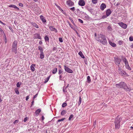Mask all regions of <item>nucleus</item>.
<instances>
[{
    "instance_id": "1",
    "label": "nucleus",
    "mask_w": 133,
    "mask_h": 133,
    "mask_svg": "<svg viewBox=\"0 0 133 133\" xmlns=\"http://www.w3.org/2000/svg\"><path fill=\"white\" fill-rule=\"evenodd\" d=\"M96 40L104 45H105L107 43V42L105 35L100 34L98 35L96 37Z\"/></svg>"
},
{
    "instance_id": "2",
    "label": "nucleus",
    "mask_w": 133,
    "mask_h": 133,
    "mask_svg": "<svg viewBox=\"0 0 133 133\" xmlns=\"http://www.w3.org/2000/svg\"><path fill=\"white\" fill-rule=\"evenodd\" d=\"M116 86L118 88L123 89L127 92L130 91L132 90L131 88L128 87L127 84L124 82H121L118 84H116Z\"/></svg>"
},
{
    "instance_id": "3",
    "label": "nucleus",
    "mask_w": 133,
    "mask_h": 133,
    "mask_svg": "<svg viewBox=\"0 0 133 133\" xmlns=\"http://www.w3.org/2000/svg\"><path fill=\"white\" fill-rule=\"evenodd\" d=\"M122 117L117 116L115 118V129H118L120 127V122L122 120Z\"/></svg>"
},
{
    "instance_id": "4",
    "label": "nucleus",
    "mask_w": 133,
    "mask_h": 133,
    "mask_svg": "<svg viewBox=\"0 0 133 133\" xmlns=\"http://www.w3.org/2000/svg\"><path fill=\"white\" fill-rule=\"evenodd\" d=\"M121 61V59L118 57H114V62L115 64L118 67L120 66L119 64Z\"/></svg>"
},
{
    "instance_id": "5",
    "label": "nucleus",
    "mask_w": 133,
    "mask_h": 133,
    "mask_svg": "<svg viewBox=\"0 0 133 133\" xmlns=\"http://www.w3.org/2000/svg\"><path fill=\"white\" fill-rule=\"evenodd\" d=\"M17 43L16 41H14L12 45V51L14 52L15 54H16L17 49Z\"/></svg>"
},
{
    "instance_id": "6",
    "label": "nucleus",
    "mask_w": 133,
    "mask_h": 133,
    "mask_svg": "<svg viewBox=\"0 0 133 133\" xmlns=\"http://www.w3.org/2000/svg\"><path fill=\"white\" fill-rule=\"evenodd\" d=\"M118 25L122 28L124 29H126L127 27V25L125 24L122 22H119L118 23Z\"/></svg>"
},
{
    "instance_id": "7",
    "label": "nucleus",
    "mask_w": 133,
    "mask_h": 133,
    "mask_svg": "<svg viewBox=\"0 0 133 133\" xmlns=\"http://www.w3.org/2000/svg\"><path fill=\"white\" fill-rule=\"evenodd\" d=\"M64 68L65 70L67 72L70 73H72L73 72V71L72 70L65 65H64Z\"/></svg>"
},
{
    "instance_id": "8",
    "label": "nucleus",
    "mask_w": 133,
    "mask_h": 133,
    "mask_svg": "<svg viewBox=\"0 0 133 133\" xmlns=\"http://www.w3.org/2000/svg\"><path fill=\"white\" fill-rule=\"evenodd\" d=\"M66 3L69 6H72L74 4V2L70 0L67 1L66 2Z\"/></svg>"
},
{
    "instance_id": "9",
    "label": "nucleus",
    "mask_w": 133,
    "mask_h": 133,
    "mask_svg": "<svg viewBox=\"0 0 133 133\" xmlns=\"http://www.w3.org/2000/svg\"><path fill=\"white\" fill-rule=\"evenodd\" d=\"M34 37L35 39H42L40 34L37 33L34 34Z\"/></svg>"
},
{
    "instance_id": "10",
    "label": "nucleus",
    "mask_w": 133,
    "mask_h": 133,
    "mask_svg": "<svg viewBox=\"0 0 133 133\" xmlns=\"http://www.w3.org/2000/svg\"><path fill=\"white\" fill-rule=\"evenodd\" d=\"M78 4L81 6H83L85 5V3L84 0H79L78 2Z\"/></svg>"
},
{
    "instance_id": "11",
    "label": "nucleus",
    "mask_w": 133,
    "mask_h": 133,
    "mask_svg": "<svg viewBox=\"0 0 133 133\" xmlns=\"http://www.w3.org/2000/svg\"><path fill=\"white\" fill-rule=\"evenodd\" d=\"M88 10L90 12L91 14H94L95 13V10L92 9L90 7H88L87 8Z\"/></svg>"
},
{
    "instance_id": "12",
    "label": "nucleus",
    "mask_w": 133,
    "mask_h": 133,
    "mask_svg": "<svg viewBox=\"0 0 133 133\" xmlns=\"http://www.w3.org/2000/svg\"><path fill=\"white\" fill-rule=\"evenodd\" d=\"M106 7V5L104 3H103L101 5L100 9L102 10H103Z\"/></svg>"
},
{
    "instance_id": "13",
    "label": "nucleus",
    "mask_w": 133,
    "mask_h": 133,
    "mask_svg": "<svg viewBox=\"0 0 133 133\" xmlns=\"http://www.w3.org/2000/svg\"><path fill=\"white\" fill-rule=\"evenodd\" d=\"M49 28L52 31H55V32H57V30L52 26H49Z\"/></svg>"
},
{
    "instance_id": "14",
    "label": "nucleus",
    "mask_w": 133,
    "mask_h": 133,
    "mask_svg": "<svg viewBox=\"0 0 133 133\" xmlns=\"http://www.w3.org/2000/svg\"><path fill=\"white\" fill-rule=\"evenodd\" d=\"M111 11L110 9H107L106 11V15L107 16H109L111 14Z\"/></svg>"
},
{
    "instance_id": "15",
    "label": "nucleus",
    "mask_w": 133,
    "mask_h": 133,
    "mask_svg": "<svg viewBox=\"0 0 133 133\" xmlns=\"http://www.w3.org/2000/svg\"><path fill=\"white\" fill-rule=\"evenodd\" d=\"M9 7L10 8H12L16 9L17 10H19V8L16 6L15 5L12 4L10 5L9 6Z\"/></svg>"
},
{
    "instance_id": "16",
    "label": "nucleus",
    "mask_w": 133,
    "mask_h": 133,
    "mask_svg": "<svg viewBox=\"0 0 133 133\" xmlns=\"http://www.w3.org/2000/svg\"><path fill=\"white\" fill-rule=\"evenodd\" d=\"M109 44L112 47H115L116 46V45L114 43H113L110 41L109 40Z\"/></svg>"
},
{
    "instance_id": "17",
    "label": "nucleus",
    "mask_w": 133,
    "mask_h": 133,
    "mask_svg": "<svg viewBox=\"0 0 133 133\" xmlns=\"http://www.w3.org/2000/svg\"><path fill=\"white\" fill-rule=\"evenodd\" d=\"M118 68V70L117 71L118 72L120 75H121L122 74L123 72V71L121 69V68L120 67V66Z\"/></svg>"
},
{
    "instance_id": "18",
    "label": "nucleus",
    "mask_w": 133,
    "mask_h": 133,
    "mask_svg": "<svg viewBox=\"0 0 133 133\" xmlns=\"http://www.w3.org/2000/svg\"><path fill=\"white\" fill-rule=\"evenodd\" d=\"M31 24L33 26L35 27L36 28H38L39 26L38 25L35 23L32 22L31 23Z\"/></svg>"
},
{
    "instance_id": "19",
    "label": "nucleus",
    "mask_w": 133,
    "mask_h": 133,
    "mask_svg": "<svg viewBox=\"0 0 133 133\" xmlns=\"http://www.w3.org/2000/svg\"><path fill=\"white\" fill-rule=\"evenodd\" d=\"M35 64H32L30 66L31 70L32 72H34L35 70Z\"/></svg>"
},
{
    "instance_id": "20",
    "label": "nucleus",
    "mask_w": 133,
    "mask_h": 133,
    "mask_svg": "<svg viewBox=\"0 0 133 133\" xmlns=\"http://www.w3.org/2000/svg\"><path fill=\"white\" fill-rule=\"evenodd\" d=\"M40 18L41 19L42 22H43L44 23H45L46 22V20L44 18V17L43 16H42V15L40 16Z\"/></svg>"
},
{
    "instance_id": "21",
    "label": "nucleus",
    "mask_w": 133,
    "mask_h": 133,
    "mask_svg": "<svg viewBox=\"0 0 133 133\" xmlns=\"http://www.w3.org/2000/svg\"><path fill=\"white\" fill-rule=\"evenodd\" d=\"M40 58L41 59H42L44 58V55L43 52H40Z\"/></svg>"
},
{
    "instance_id": "22",
    "label": "nucleus",
    "mask_w": 133,
    "mask_h": 133,
    "mask_svg": "<svg viewBox=\"0 0 133 133\" xmlns=\"http://www.w3.org/2000/svg\"><path fill=\"white\" fill-rule=\"evenodd\" d=\"M122 60L123 62H124L125 65L127 64H128V62L125 58H124Z\"/></svg>"
},
{
    "instance_id": "23",
    "label": "nucleus",
    "mask_w": 133,
    "mask_h": 133,
    "mask_svg": "<svg viewBox=\"0 0 133 133\" xmlns=\"http://www.w3.org/2000/svg\"><path fill=\"white\" fill-rule=\"evenodd\" d=\"M41 110L40 109H38L35 112V114L36 115H37L39 114V113L41 112Z\"/></svg>"
},
{
    "instance_id": "24",
    "label": "nucleus",
    "mask_w": 133,
    "mask_h": 133,
    "mask_svg": "<svg viewBox=\"0 0 133 133\" xmlns=\"http://www.w3.org/2000/svg\"><path fill=\"white\" fill-rule=\"evenodd\" d=\"M78 54L82 58H84L85 57L81 51H80L78 53Z\"/></svg>"
},
{
    "instance_id": "25",
    "label": "nucleus",
    "mask_w": 133,
    "mask_h": 133,
    "mask_svg": "<svg viewBox=\"0 0 133 133\" xmlns=\"http://www.w3.org/2000/svg\"><path fill=\"white\" fill-rule=\"evenodd\" d=\"M85 15L86 16H85L84 17L85 19L86 20H89L91 18L88 15H87V14H85Z\"/></svg>"
},
{
    "instance_id": "26",
    "label": "nucleus",
    "mask_w": 133,
    "mask_h": 133,
    "mask_svg": "<svg viewBox=\"0 0 133 133\" xmlns=\"http://www.w3.org/2000/svg\"><path fill=\"white\" fill-rule=\"evenodd\" d=\"M125 67L126 69H127L129 70H131V68L129 65V63L127 64L126 65Z\"/></svg>"
},
{
    "instance_id": "27",
    "label": "nucleus",
    "mask_w": 133,
    "mask_h": 133,
    "mask_svg": "<svg viewBox=\"0 0 133 133\" xmlns=\"http://www.w3.org/2000/svg\"><path fill=\"white\" fill-rule=\"evenodd\" d=\"M57 68H54L52 71V72L53 74H56L57 71Z\"/></svg>"
},
{
    "instance_id": "28",
    "label": "nucleus",
    "mask_w": 133,
    "mask_h": 133,
    "mask_svg": "<svg viewBox=\"0 0 133 133\" xmlns=\"http://www.w3.org/2000/svg\"><path fill=\"white\" fill-rule=\"evenodd\" d=\"M44 38L45 41V42H46V41L49 42V38L47 36V35L45 36Z\"/></svg>"
},
{
    "instance_id": "29",
    "label": "nucleus",
    "mask_w": 133,
    "mask_h": 133,
    "mask_svg": "<svg viewBox=\"0 0 133 133\" xmlns=\"http://www.w3.org/2000/svg\"><path fill=\"white\" fill-rule=\"evenodd\" d=\"M38 50H40V52H43V49L42 48L41 46L38 47Z\"/></svg>"
},
{
    "instance_id": "30",
    "label": "nucleus",
    "mask_w": 133,
    "mask_h": 133,
    "mask_svg": "<svg viewBox=\"0 0 133 133\" xmlns=\"http://www.w3.org/2000/svg\"><path fill=\"white\" fill-rule=\"evenodd\" d=\"M87 80L88 83H90V82L91 80L90 76H87Z\"/></svg>"
},
{
    "instance_id": "31",
    "label": "nucleus",
    "mask_w": 133,
    "mask_h": 133,
    "mask_svg": "<svg viewBox=\"0 0 133 133\" xmlns=\"http://www.w3.org/2000/svg\"><path fill=\"white\" fill-rule=\"evenodd\" d=\"M50 76H49L46 79H45V81L44 82V83H47L48 81H49L50 77Z\"/></svg>"
},
{
    "instance_id": "32",
    "label": "nucleus",
    "mask_w": 133,
    "mask_h": 133,
    "mask_svg": "<svg viewBox=\"0 0 133 133\" xmlns=\"http://www.w3.org/2000/svg\"><path fill=\"white\" fill-rule=\"evenodd\" d=\"M107 30L109 31H111L112 30V29L110 26H108L107 28Z\"/></svg>"
},
{
    "instance_id": "33",
    "label": "nucleus",
    "mask_w": 133,
    "mask_h": 133,
    "mask_svg": "<svg viewBox=\"0 0 133 133\" xmlns=\"http://www.w3.org/2000/svg\"><path fill=\"white\" fill-rule=\"evenodd\" d=\"M63 73V71L61 70V69H59L58 70V74L59 75H62Z\"/></svg>"
},
{
    "instance_id": "34",
    "label": "nucleus",
    "mask_w": 133,
    "mask_h": 133,
    "mask_svg": "<svg viewBox=\"0 0 133 133\" xmlns=\"http://www.w3.org/2000/svg\"><path fill=\"white\" fill-rule=\"evenodd\" d=\"M66 113V111L65 110H63L61 112V114L62 115H64Z\"/></svg>"
},
{
    "instance_id": "35",
    "label": "nucleus",
    "mask_w": 133,
    "mask_h": 133,
    "mask_svg": "<svg viewBox=\"0 0 133 133\" xmlns=\"http://www.w3.org/2000/svg\"><path fill=\"white\" fill-rule=\"evenodd\" d=\"M21 84V82H18L17 83L16 86L18 88H19L20 87V86Z\"/></svg>"
},
{
    "instance_id": "36",
    "label": "nucleus",
    "mask_w": 133,
    "mask_h": 133,
    "mask_svg": "<svg viewBox=\"0 0 133 133\" xmlns=\"http://www.w3.org/2000/svg\"><path fill=\"white\" fill-rule=\"evenodd\" d=\"M15 91L16 94H19V92L18 88H16L15 89Z\"/></svg>"
},
{
    "instance_id": "37",
    "label": "nucleus",
    "mask_w": 133,
    "mask_h": 133,
    "mask_svg": "<svg viewBox=\"0 0 133 133\" xmlns=\"http://www.w3.org/2000/svg\"><path fill=\"white\" fill-rule=\"evenodd\" d=\"M98 0H92V3L93 4H95L97 2Z\"/></svg>"
},
{
    "instance_id": "38",
    "label": "nucleus",
    "mask_w": 133,
    "mask_h": 133,
    "mask_svg": "<svg viewBox=\"0 0 133 133\" xmlns=\"http://www.w3.org/2000/svg\"><path fill=\"white\" fill-rule=\"evenodd\" d=\"M81 97L80 96L79 97V101L78 102V105L79 106L80 104L81 103Z\"/></svg>"
},
{
    "instance_id": "39",
    "label": "nucleus",
    "mask_w": 133,
    "mask_h": 133,
    "mask_svg": "<svg viewBox=\"0 0 133 133\" xmlns=\"http://www.w3.org/2000/svg\"><path fill=\"white\" fill-rule=\"evenodd\" d=\"M65 119V118H63L61 119H58L57 120V122H59L62 121H63Z\"/></svg>"
},
{
    "instance_id": "40",
    "label": "nucleus",
    "mask_w": 133,
    "mask_h": 133,
    "mask_svg": "<svg viewBox=\"0 0 133 133\" xmlns=\"http://www.w3.org/2000/svg\"><path fill=\"white\" fill-rule=\"evenodd\" d=\"M74 116L73 115H71L69 117V120H70Z\"/></svg>"
},
{
    "instance_id": "41",
    "label": "nucleus",
    "mask_w": 133,
    "mask_h": 133,
    "mask_svg": "<svg viewBox=\"0 0 133 133\" xmlns=\"http://www.w3.org/2000/svg\"><path fill=\"white\" fill-rule=\"evenodd\" d=\"M67 104L65 103H64L62 104V107H64L67 105Z\"/></svg>"
},
{
    "instance_id": "42",
    "label": "nucleus",
    "mask_w": 133,
    "mask_h": 133,
    "mask_svg": "<svg viewBox=\"0 0 133 133\" xmlns=\"http://www.w3.org/2000/svg\"><path fill=\"white\" fill-rule=\"evenodd\" d=\"M129 40L130 41H133V37L132 36H130L129 38Z\"/></svg>"
},
{
    "instance_id": "43",
    "label": "nucleus",
    "mask_w": 133,
    "mask_h": 133,
    "mask_svg": "<svg viewBox=\"0 0 133 133\" xmlns=\"http://www.w3.org/2000/svg\"><path fill=\"white\" fill-rule=\"evenodd\" d=\"M127 73L124 71H123V72L121 75L122 76H123L124 75H127Z\"/></svg>"
},
{
    "instance_id": "44",
    "label": "nucleus",
    "mask_w": 133,
    "mask_h": 133,
    "mask_svg": "<svg viewBox=\"0 0 133 133\" xmlns=\"http://www.w3.org/2000/svg\"><path fill=\"white\" fill-rule=\"evenodd\" d=\"M69 19L71 21V22L73 24H75V23H74V21L70 17H69Z\"/></svg>"
},
{
    "instance_id": "45",
    "label": "nucleus",
    "mask_w": 133,
    "mask_h": 133,
    "mask_svg": "<svg viewBox=\"0 0 133 133\" xmlns=\"http://www.w3.org/2000/svg\"><path fill=\"white\" fill-rule=\"evenodd\" d=\"M118 44L119 45H121L123 43V42L121 41H118Z\"/></svg>"
},
{
    "instance_id": "46",
    "label": "nucleus",
    "mask_w": 133,
    "mask_h": 133,
    "mask_svg": "<svg viewBox=\"0 0 133 133\" xmlns=\"http://www.w3.org/2000/svg\"><path fill=\"white\" fill-rule=\"evenodd\" d=\"M108 17V16H107V15H104L102 16V19H104Z\"/></svg>"
},
{
    "instance_id": "47",
    "label": "nucleus",
    "mask_w": 133,
    "mask_h": 133,
    "mask_svg": "<svg viewBox=\"0 0 133 133\" xmlns=\"http://www.w3.org/2000/svg\"><path fill=\"white\" fill-rule=\"evenodd\" d=\"M19 121L18 120H16L14 121V122L13 123L14 124H15L16 123H17Z\"/></svg>"
},
{
    "instance_id": "48",
    "label": "nucleus",
    "mask_w": 133,
    "mask_h": 133,
    "mask_svg": "<svg viewBox=\"0 0 133 133\" xmlns=\"http://www.w3.org/2000/svg\"><path fill=\"white\" fill-rule=\"evenodd\" d=\"M78 21L79 22L82 23H83V21L80 19H78Z\"/></svg>"
},
{
    "instance_id": "49",
    "label": "nucleus",
    "mask_w": 133,
    "mask_h": 133,
    "mask_svg": "<svg viewBox=\"0 0 133 133\" xmlns=\"http://www.w3.org/2000/svg\"><path fill=\"white\" fill-rule=\"evenodd\" d=\"M59 41L61 42H63V39L62 38H60V37L59 38Z\"/></svg>"
},
{
    "instance_id": "50",
    "label": "nucleus",
    "mask_w": 133,
    "mask_h": 133,
    "mask_svg": "<svg viewBox=\"0 0 133 133\" xmlns=\"http://www.w3.org/2000/svg\"><path fill=\"white\" fill-rule=\"evenodd\" d=\"M27 120H28V118L27 117H25L24 118V120H23L24 122H26Z\"/></svg>"
},
{
    "instance_id": "51",
    "label": "nucleus",
    "mask_w": 133,
    "mask_h": 133,
    "mask_svg": "<svg viewBox=\"0 0 133 133\" xmlns=\"http://www.w3.org/2000/svg\"><path fill=\"white\" fill-rule=\"evenodd\" d=\"M34 103V99H33L32 101L31 102V107L32 106V105H33Z\"/></svg>"
},
{
    "instance_id": "52",
    "label": "nucleus",
    "mask_w": 133,
    "mask_h": 133,
    "mask_svg": "<svg viewBox=\"0 0 133 133\" xmlns=\"http://www.w3.org/2000/svg\"><path fill=\"white\" fill-rule=\"evenodd\" d=\"M37 95L38 94H37L36 95H35L33 97V99H34H34L37 97Z\"/></svg>"
},
{
    "instance_id": "53",
    "label": "nucleus",
    "mask_w": 133,
    "mask_h": 133,
    "mask_svg": "<svg viewBox=\"0 0 133 133\" xmlns=\"http://www.w3.org/2000/svg\"><path fill=\"white\" fill-rule=\"evenodd\" d=\"M18 5H19V6L22 7H23V4L22 3H19L18 4Z\"/></svg>"
},
{
    "instance_id": "54",
    "label": "nucleus",
    "mask_w": 133,
    "mask_h": 133,
    "mask_svg": "<svg viewBox=\"0 0 133 133\" xmlns=\"http://www.w3.org/2000/svg\"><path fill=\"white\" fill-rule=\"evenodd\" d=\"M70 10H71L74 11L75 10V8L74 7H73L72 8H71L70 9Z\"/></svg>"
},
{
    "instance_id": "55",
    "label": "nucleus",
    "mask_w": 133,
    "mask_h": 133,
    "mask_svg": "<svg viewBox=\"0 0 133 133\" xmlns=\"http://www.w3.org/2000/svg\"><path fill=\"white\" fill-rule=\"evenodd\" d=\"M56 49H57L56 47L55 46H54L53 47L52 50L53 51H54V50H56Z\"/></svg>"
},
{
    "instance_id": "56",
    "label": "nucleus",
    "mask_w": 133,
    "mask_h": 133,
    "mask_svg": "<svg viewBox=\"0 0 133 133\" xmlns=\"http://www.w3.org/2000/svg\"><path fill=\"white\" fill-rule=\"evenodd\" d=\"M68 23L70 25V27L72 28H72V25L71 24H70V23L69 22H68Z\"/></svg>"
},
{
    "instance_id": "57",
    "label": "nucleus",
    "mask_w": 133,
    "mask_h": 133,
    "mask_svg": "<svg viewBox=\"0 0 133 133\" xmlns=\"http://www.w3.org/2000/svg\"><path fill=\"white\" fill-rule=\"evenodd\" d=\"M29 98V96H26V101H27Z\"/></svg>"
},
{
    "instance_id": "58",
    "label": "nucleus",
    "mask_w": 133,
    "mask_h": 133,
    "mask_svg": "<svg viewBox=\"0 0 133 133\" xmlns=\"http://www.w3.org/2000/svg\"><path fill=\"white\" fill-rule=\"evenodd\" d=\"M0 32L2 33L3 32V33H4V32L3 30H2V28H0Z\"/></svg>"
},
{
    "instance_id": "59",
    "label": "nucleus",
    "mask_w": 133,
    "mask_h": 133,
    "mask_svg": "<svg viewBox=\"0 0 133 133\" xmlns=\"http://www.w3.org/2000/svg\"><path fill=\"white\" fill-rule=\"evenodd\" d=\"M61 12L64 14L65 15L66 13L63 10Z\"/></svg>"
},
{
    "instance_id": "60",
    "label": "nucleus",
    "mask_w": 133,
    "mask_h": 133,
    "mask_svg": "<svg viewBox=\"0 0 133 133\" xmlns=\"http://www.w3.org/2000/svg\"><path fill=\"white\" fill-rule=\"evenodd\" d=\"M39 43L40 44H42L43 43L42 41L41 40L39 41Z\"/></svg>"
},
{
    "instance_id": "61",
    "label": "nucleus",
    "mask_w": 133,
    "mask_h": 133,
    "mask_svg": "<svg viewBox=\"0 0 133 133\" xmlns=\"http://www.w3.org/2000/svg\"><path fill=\"white\" fill-rule=\"evenodd\" d=\"M1 95H0V103H1L2 101V100L1 99Z\"/></svg>"
},
{
    "instance_id": "62",
    "label": "nucleus",
    "mask_w": 133,
    "mask_h": 133,
    "mask_svg": "<svg viewBox=\"0 0 133 133\" xmlns=\"http://www.w3.org/2000/svg\"><path fill=\"white\" fill-rule=\"evenodd\" d=\"M63 92H66V89H64V88H63Z\"/></svg>"
},
{
    "instance_id": "63",
    "label": "nucleus",
    "mask_w": 133,
    "mask_h": 133,
    "mask_svg": "<svg viewBox=\"0 0 133 133\" xmlns=\"http://www.w3.org/2000/svg\"><path fill=\"white\" fill-rule=\"evenodd\" d=\"M59 10L61 11V12L63 10L59 6Z\"/></svg>"
},
{
    "instance_id": "64",
    "label": "nucleus",
    "mask_w": 133,
    "mask_h": 133,
    "mask_svg": "<svg viewBox=\"0 0 133 133\" xmlns=\"http://www.w3.org/2000/svg\"><path fill=\"white\" fill-rule=\"evenodd\" d=\"M42 120H43L44 119V117L43 116H42Z\"/></svg>"
}]
</instances>
